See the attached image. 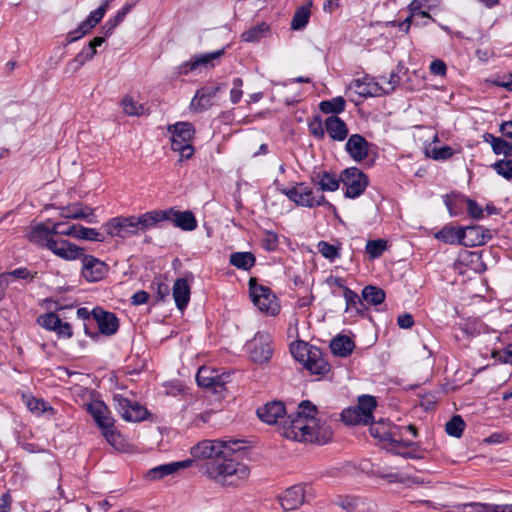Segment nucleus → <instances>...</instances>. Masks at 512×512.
I'll return each instance as SVG.
<instances>
[{
	"label": "nucleus",
	"mask_w": 512,
	"mask_h": 512,
	"mask_svg": "<svg viewBox=\"0 0 512 512\" xmlns=\"http://www.w3.org/2000/svg\"><path fill=\"white\" fill-rule=\"evenodd\" d=\"M325 133L331 140L342 142L349 135V128L346 122L339 116L330 115L324 120Z\"/></svg>",
	"instance_id": "24"
},
{
	"label": "nucleus",
	"mask_w": 512,
	"mask_h": 512,
	"mask_svg": "<svg viewBox=\"0 0 512 512\" xmlns=\"http://www.w3.org/2000/svg\"><path fill=\"white\" fill-rule=\"evenodd\" d=\"M168 218L165 221H170L175 227L183 231H193L197 228L198 222L194 213L190 210L180 211L174 207L165 209Z\"/></svg>",
	"instance_id": "17"
},
{
	"label": "nucleus",
	"mask_w": 512,
	"mask_h": 512,
	"mask_svg": "<svg viewBox=\"0 0 512 512\" xmlns=\"http://www.w3.org/2000/svg\"><path fill=\"white\" fill-rule=\"evenodd\" d=\"M86 411L91 415L99 428L113 426L114 419L108 406L101 400H94L86 405Z\"/></svg>",
	"instance_id": "21"
},
{
	"label": "nucleus",
	"mask_w": 512,
	"mask_h": 512,
	"mask_svg": "<svg viewBox=\"0 0 512 512\" xmlns=\"http://www.w3.org/2000/svg\"><path fill=\"white\" fill-rule=\"evenodd\" d=\"M49 250L59 258L66 261L81 259V257L84 256L85 251L83 248L64 239H55L54 242H50Z\"/></svg>",
	"instance_id": "18"
},
{
	"label": "nucleus",
	"mask_w": 512,
	"mask_h": 512,
	"mask_svg": "<svg viewBox=\"0 0 512 512\" xmlns=\"http://www.w3.org/2000/svg\"><path fill=\"white\" fill-rule=\"evenodd\" d=\"M82 269L81 274L88 282H98L106 277L109 271V266L92 255L81 257Z\"/></svg>",
	"instance_id": "14"
},
{
	"label": "nucleus",
	"mask_w": 512,
	"mask_h": 512,
	"mask_svg": "<svg viewBox=\"0 0 512 512\" xmlns=\"http://www.w3.org/2000/svg\"><path fill=\"white\" fill-rule=\"evenodd\" d=\"M27 239L29 242L37 245L41 248H47L49 250L50 242H54L55 239L50 237L48 226L44 223L35 225L28 233Z\"/></svg>",
	"instance_id": "30"
},
{
	"label": "nucleus",
	"mask_w": 512,
	"mask_h": 512,
	"mask_svg": "<svg viewBox=\"0 0 512 512\" xmlns=\"http://www.w3.org/2000/svg\"><path fill=\"white\" fill-rule=\"evenodd\" d=\"M191 290L188 284L187 279L178 278L175 280L173 284V298L176 304V307L183 311L188 306L190 301Z\"/></svg>",
	"instance_id": "28"
},
{
	"label": "nucleus",
	"mask_w": 512,
	"mask_h": 512,
	"mask_svg": "<svg viewBox=\"0 0 512 512\" xmlns=\"http://www.w3.org/2000/svg\"><path fill=\"white\" fill-rule=\"evenodd\" d=\"M462 232V245L476 247L485 245L493 237L492 230L480 225L465 226Z\"/></svg>",
	"instance_id": "16"
},
{
	"label": "nucleus",
	"mask_w": 512,
	"mask_h": 512,
	"mask_svg": "<svg viewBox=\"0 0 512 512\" xmlns=\"http://www.w3.org/2000/svg\"><path fill=\"white\" fill-rule=\"evenodd\" d=\"M249 291L252 301L255 306L262 312L275 315L278 312L277 305L275 304V295L269 287L256 283V280L251 278L249 281Z\"/></svg>",
	"instance_id": "11"
},
{
	"label": "nucleus",
	"mask_w": 512,
	"mask_h": 512,
	"mask_svg": "<svg viewBox=\"0 0 512 512\" xmlns=\"http://www.w3.org/2000/svg\"><path fill=\"white\" fill-rule=\"evenodd\" d=\"M103 9H96L88 15L76 28V33L79 36L71 38V40H79L87 35L97 24L103 19Z\"/></svg>",
	"instance_id": "36"
},
{
	"label": "nucleus",
	"mask_w": 512,
	"mask_h": 512,
	"mask_svg": "<svg viewBox=\"0 0 512 512\" xmlns=\"http://www.w3.org/2000/svg\"><path fill=\"white\" fill-rule=\"evenodd\" d=\"M466 210L468 215L475 220L484 218V209L473 199L467 197Z\"/></svg>",
	"instance_id": "61"
},
{
	"label": "nucleus",
	"mask_w": 512,
	"mask_h": 512,
	"mask_svg": "<svg viewBox=\"0 0 512 512\" xmlns=\"http://www.w3.org/2000/svg\"><path fill=\"white\" fill-rule=\"evenodd\" d=\"M333 503L347 512H353L358 506V498L348 495H337Z\"/></svg>",
	"instance_id": "55"
},
{
	"label": "nucleus",
	"mask_w": 512,
	"mask_h": 512,
	"mask_svg": "<svg viewBox=\"0 0 512 512\" xmlns=\"http://www.w3.org/2000/svg\"><path fill=\"white\" fill-rule=\"evenodd\" d=\"M463 227H455L452 225H445L442 229L435 233V238L446 244H461L462 245V232Z\"/></svg>",
	"instance_id": "39"
},
{
	"label": "nucleus",
	"mask_w": 512,
	"mask_h": 512,
	"mask_svg": "<svg viewBox=\"0 0 512 512\" xmlns=\"http://www.w3.org/2000/svg\"><path fill=\"white\" fill-rule=\"evenodd\" d=\"M9 277H13L15 279H22V280H27V279L32 280L34 276L32 275L31 271L28 268L20 267V268H16L9 272L1 273V278H5L6 281H8Z\"/></svg>",
	"instance_id": "60"
},
{
	"label": "nucleus",
	"mask_w": 512,
	"mask_h": 512,
	"mask_svg": "<svg viewBox=\"0 0 512 512\" xmlns=\"http://www.w3.org/2000/svg\"><path fill=\"white\" fill-rule=\"evenodd\" d=\"M343 297L346 302L345 312H349L350 310H355V313L360 317H365L368 311V308L365 304L363 298L359 297V295L350 288H345Z\"/></svg>",
	"instance_id": "32"
},
{
	"label": "nucleus",
	"mask_w": 512,
	"mask_h": 512,
	"mask_svg": "<svg viewBox=\"0 0 512 512\" xmlns=\"http://www.w3.org/2000/svg\"><path fill=\"white\" fill-rule=\"evenodd\" d=\"M465 429V422L460 415H454L446 424L445 431L449 436L460 438Z\"/></svg>",
	"instance_id": "48"
},
{
	"label": "nucleus",
	"mask_w": 512,
	"mask_h": 512,
	"mask_svg": "<svg viewBox=\"0 0 512 512\" xmlns=\"http://www.w3.org/2000/svg\"><path fill=\"white\" fill-rule=\"evenodd\" d=\"M310 6L311 3L308 5H302L296 9L291 21L292 30L299 31L307 26L311 16Z\"/></svg>",
	"instance_id": "44"
},
{
	"label": "nucleus",
	"mask_w": 512,
	"mask_h": 512,
	"mask_svg": "<svg viewBox=\"0 0 512 512\" xmlns=\"http://www.w3.org/2000/svg\"><path fill=\"white\" fill-rule=\"evenodd\" d=\"M271 33V27L266 22H261L257 24L256 26H253L249 28L248 30L244 31L241 35V41L247 42V43H258L262 39L267 38L270 36Z\"/></svg>",
	"instance_id": "34"
},
{
	"label": "nucleus",
	"mask_w": 512,
	"mask_h": 512,
	"mask_svg": "<svg viewBox=\"0 0 512 512\" xmlns=\"http://www.w3.org/2000/svg\"><path fill=\"white\" fill-rule=\"evenodd\" d=\"M318 413L317 407L309 400H303L298 404L297 411L294 413L298 418H301L310 425L316 424V415Z\"/></svg>",
	"instance_id": "45"
},
{
	"label": "nucleus",
	"mask_w": 512,
	"mask_h": 512,
	"mask_svg": "<svg viewBox=\"0 0 512 512\" xmlns=\"http://www.w3.org/2000/svg\"><path fill=\"white\" fill-rule=\"evenodd\" d=\"M494 148L493 152L496 155H504L505 157L512 156V142H508L503 138H499V140H494Z\"/></svg>",
	"instance_id": "62"
},
{
	"label": "nucleus",
	"mask_w": 512,
	"mask_h": 512,
	"mask_svg": "<svg viewBox=\"0 0 512 512\" xmlns=\"http://www.w3.org/2000/svg\"><path fill=\"white\" fill-rule=\"evenodd\" d=\"M92 318L98 325L99 332H91L88 325L84 324V332L92 340H98L100 334L112 336L117 333L119 329V320L117 316L101 307H95L92 310Z\"/></svg>",
	"instance_id": "7"
},
{
	"label": "nucleus",
	"mask_w": 512,
	"mask_h": 512,
	"mask_svg": "<svg viewBox=\"0 0 512 512\" xmlns=\"http://www.w3.org/2000/svg\"><path fill=\"white\" fill-rule=\"evenodd\" d=\"M216 371L217 370L211 369L210 367H200L196 374V381L198 386L203 388H210L211 386H213Z\"/></svg>",
	"instance_id": "47"
},
{
	"label": "nucleus",
	"mask_w": 512,
	"mask_h": 512,
	"mask_svg": "<svg viewBox=\"0 0 512 512\" xmlns=\"http://www.w3.org/2000/svg\"><path fill=\"white\" fill-rule=\"evenodd\" d=\"M224 53L225 48H222L209 53L193 55L188 61L177 67V75H187L189 72L214 68Z\"/></svg>",
	"instance_id": "8"
},
{
	"label": "nucleus",
	"mask_w": 512,
	"mask_h": 512,
	"mask_svg": "<svg viewBox=\"0 0 512 512\" xmlns=\"http://www.w3.org/2000/svg\"><path fill=\"white\" fill-rule=\"evenodd\" d=\"M308 129L310 134L317 140L325 138V127L321 116L315 115L312 120L308 122Z\"/></svg>",
	"instance_id": "53"
},
{
	"label": "nucleus",
	"mask_w": 512,
	"mask_h": 512,
	"mask_svg": "<svg viewBox=\"0 0 512 512\" xmlns=\"http://www.w3.org/2000/svg\"><path fill=\"white\" fill-rule=\"evenodd\" d=\"M97 51L87 44L83 49L75 56L74 59L69 61L66 65L67 72L78 71L87 61L91 60Z\"/></svg>",
	"instance_id": "40"
},
{
	"label": "nucleus",
	"mask_w": 512,
	"mask_h": 512,
	"mask_svg": "<svg viewBox=\"0 0 512 512\" xmlns=\"http://www.w3.org/2000/svg\"><path fill=\"white\" fill-rule=\"evenodd\" d=\"M346 108V101L342 96H337L329 100H323L319 104V109L324 114L338 116Z\"/></svg>",
	"instance_id": "43"
},
{
	"label": "nucleus",
	"mask_w": 512,
	"mask_h": 512,
	"mask_svg": "<svg viewBox=\"0 0 512 512\" xmlns=\"http://www.w3.org/2000/svg\"><path fill=\"white\" fill-rule=\"evenodd\" d=\"M351 87L359 96L364 98L384 95V86H382L380 82L376 81L375 78L368 75L362 79H355L352 82Z\"/></svg>",
	"instance_id": "20"
},
{
	"label": "nucleus",
	"mask_w": 512,
	"mask_h": 512,
	"mask_svg": "<svg viewBox=\"0 0 512 512\" xmlns=\"http://www.w3.org/2000/svg\"><path fill=\"white\" fill-rule=\"evenodd\" d=\"M369 431L371 436L380 441L390 442L396 446L412 447L416 444L410 440L397 439L399 427L394 426L388 420H379L374 422L373 420L369 423Z\"/></svg>",
	"instance_id": "9"
},
{
	"label": "nucleus",
	"mask_w": 512,
	"mask_h": 512,
	"mask_svg": "<svg viewBox=\"0 0 512 512\" xmlns=\"http://www.w3.org/2000/svg\"><path fill=\"white\" fill-rule=\"evenodd\" d=\"M340 244L333 245L326 241H319L317 244L318 252L329 261H334L340 257Z\"/></svg>",
	"instance_id": "50"
},
{
	"label": "nucleus",
	"mask_w": 512,
	"mask_h": 512,
	"mask_svg": "<svg viewBox=\"0 0 512 512\" xmlns=\"http://www.w3.org/2000/svg\"><path fill=\"white\" fill-rule=\"evenodd\" d=\"M467 196L460 193H451L444 196V204L450 216L455 217L463 214L466 208Z\"/></svg>",
	"instance_id": "37"
},
{
	"label": "nucleus",
	"mask_w": 512,
	"mask_h": 512,
	"mask_svg": "<svg viewBox=\"0 0 512 512\" xmlns=\"http://www.w3.org/2000/svg\"><path fill=\"white\" fill-rule=\"evenodd\" d=\"M223 84H208L196 91L190 106L196 112L208 110L214 105L216 95L222 90Z\"/></svg>",
	"instance_id": "15"
},
{
	"label": "nucleus",
	"mask_w": 512,
	"mask_h": 512,
	"mask_svg": "<svg viewBox=\"0 0 512 512\" xmlns=\"http://www.w3.org/2000/svg\"><path fill=\"white\" fill-rule=\"evenodd\" d=\"M65 211H66V213L63 214V216L66 217V218H70V219H84L88 223H92V224L93 223H97V219H96V216L94 214V209L89 207V206L77 203V204H73V205L68 206L65 209Z\"/></svg>",
	"instance_id": "33"
},
{
	"label": "nucleus",
	"mask_w": 512,
	"mask_h": 512,
	"mask_svg": "<svg viewBox=\"0 0 512 512\" xmlns=\"http://www.w3.org/2000/svg\"><path fill=\"white\" fill-rule=\"evenodd\" d=\"M165 218H168L165 209L152 210L136 216L139 233L156 227L160 222L165 221Z\"/></svg>",
	"instance_id": "29"
},
{
	"label": "nucleus",
	"mask_w": 512,
	"mask_h": 512,
	"mask_svg": "<svg viewBox=\"0 0 512 512\" xmlns=\"http://www.w3.org/2000/svg\"><path fill=\"white\" fill-rule=\"evenodd\" d=\"M341 183L345 186L344 196L356 199L368 187L369 178L361 169L353 166L341 171Z\"/></svg>",
	"instance_id": "6"
},
{
	"label": "nucleus",
	"mask_w": 512,
	"mask_h": 512,
	"mask_svg": "<svg viewBox=\"0 0 512 512\" xmlns=\"http://www.w3.org/2000/svg\"><path fill=\"white\" fill-rule=\"evenodd\" d=\"M37 322L46 330L54 332L57 328H59V324H61V319L56 313L49 312L41 315L38 318Z\"/></svg>",
	"instance_id": "52"
},
{
	"label": "nucleus",
	"mask_w": 512,
	"mask_h": 512,
	"mask_svg": "<svg viewBox=\"0 0 512 512\" xmlns=\"http://www.w3.org/2000/svg\"><path fill=\"white\" fill-rule=\"evenodd\" d=\"M290 351L295 360L302 362L312 375L325 376L331 370V365L324 358L322 350L316 346L298 340L291 343Z\"/></svg>",
	"instance_id": "2"
},
{
	"label": "nucleus",
	"mask_w": 512,
	"mask_h": 512,
	"mask_svg": "<svg viewBox=\"0 0 512 512\" xmlns=\"http://www.w3.org/2000/svg\"><path fill=\"white\" fill-rule=\"evenodd\" d=\"M286 414V409L281 401L268 402L257 409L258 417L265 423L276 424Z\"/></svg>",
	"instance_id": "25"
},
{
	"label": "nucleus",
	"mask_w": 512,
	"mask_h": 512,
	"mask_svg": "<svg viewBox=\"0 0 512 512\" xmlns=\"http://www.w3.org/2000/svg\"><path fill=\"white\" fill-rule=\"evenodd\" d=\"M311 180L319 187L317 191L323 194V192H334L338 190L341 183V175L338 177L335 173L318 171L312 174Z\"/></svg>",
	"instance_id": "26"
},
{
	"label": "nucleus",
	"mask_w": 512,
	"mask_h": 512,
	"mask_svg": "<svg viewBox=\"0 0 512 512\" xmlns=\"http://www.w3.org/2000/svg\"><path fill=\"white\" fill-rule=\"evenodd\" d=\"M492 357L497 359L501 363H511L512 364V343L509 344L503 350H494L492 351Z\"/></svg>",
	"instance_id": "64"
},
{
	"label": "nucleus",
	"mask_w": 512,
	"mask_h": 512,
	"mask_svg": "<svg viewBox=\"0 0 512 512\" xmlns=\"http://www.w3.org/2000/svg\"><path fill=\"white\" fill-rule=\"evenodd\" d=\"M309 428V423L298 418L295 414H290L287 419L284 420L280 433L287 439L307 442V439H311Z\"/></svg>",
	"instance_id": "12"
},
{
	"label": "nucleus",
	"mask_w": 512,
	"mask_h": 512,
	"mask_svg": "<svg viewBox=\"0 0 512 512\" xmlns=\"http://www.w3.org/2000/svg\"><path fill=\"white\" fill-rule=\"evenodd\" d=\"M147 416L148 410L145 407L141 406L139 403L133 402L130 410L127 413L125 421L139 422L145 420Z\"/></svg>",
	"instance_id": "54"
},
{
	"label": "nucleus",
	"mask_w": 512,
	"mask_h": 512,
	"mask_svg": "<svg viewBox=\"0 0 512 512\" xmlns=\"http://www.w3.org/2000/svg\"><path fill=\"white\" fill-rule=\"evenodd\" d=\"M191 464H192V460H188V459L183 460V461H176V462L162 464V465H159V466L149 469L145 474V478L148 481L160 480L168 475H172V474L176 473L180 469H184V468L191 466Z\"/></svg>",
	"instance_id": "23"
},
{
	"label": "nucleus",
	"mask_w": 512,
	"mask_h": 512,
	"mask_svg": "<svg viewBox=\"0 0 512 512\" xmlns=\"http://www.w3.org/2000/svg\"><path fill=\"white\" fill-rule=\"evenodd\" d=\"M250 359L254 363L263 364L272 357L273 349L269 335L258 332L248 343Z\"/></svg>",
	"instance_id": "13"
},
{
	"label": "nucleus",
	"mask_w": 512,
	"mask_h": 512,
	"mask_svg": "<svg viewBox=\"0 0 512 512\" xmlns=\"http://www.w3.org/2000/svg\"><path fill=\"white\" fill-rule=\"evenodd\" d=\"M436 6V0H413L408 9L410 12H418L420 9L431 10Z\"/></svg>",
	"instance_id": "63"
},
{
	"label": "nucleus",
	"mask_w": 512,
	"mask_h": 512,
	"mask_svg": "<svg viewBox=\"0 0 512 512\" xmlns=\"http://www.w3.org/2000/svg\"><path fill=\"white\" fill-rule=\"evenodd\" d=\"M114 407L119 415L125 420L133 402L121 394L113 396Z\"/></svg>",
	"instance_id": "58"
},
{
	"label": "nucleus",
	"mask_w": 512,
	"mask_h": 512,
	"mask_svg": "<svg viewBox=\"0 0 512 512\" xmlns=\"http://www.w3.org/2000/svg\"><path fill=\"white\" fill-rule=\"evenodd\" d=\"M107 235L111 237L129 238L139 233L136 216H117L103 224Z\"/></svg>",
	"instance_id": "10"
},
{
	"label": "nucleus",
	"mask_w": 512,
	"mask_h": 512,
	"mask_svg": "<svg viewBox=\"0 0 512 512\" xmlns=\"http://www.w3.org/2000/svg\"><path fill=\"white\" fill-rule=\"evenodd\" d=\"M496 173L505 179H512V159H501L491 165Z\"/></svg>",
	"instance_id": "56"
},
{
	"label": "nucleus",
	"mask_w": 512,
	"mask_h": 512,
	"mask_svg": "<svg viewBox=\"0 0 512 512\" xmlns=\"http://www.w3.org/2000/svg\"><path fill=\"white\" fill-rule=\"evenodd\" d=\"M464 507H471L475 512H506L505 508L509 505H493L479 502H471L463 505Z\"/></svg>",
	"instance_id": "57"
},
{
	"label": "nucleus",
	"mask_w": 512,
	"mask_h": 512,
	"mask_svg": "<svg viewBox=\"0 0 512 512\" xmlns=\"http://www.w3.org/2000/svg\"><path fill=\"white\" fill-rule=\"evenodd\" d=\"M282 508L291 511L298 508L304 501V488L301 485H294L280 496Z\"/></svg>",
	"instance_id": "27"
},
{
	"label": "nucleus",
	"mask_w": 512,
	"mask_h": 512,
	"mask_svg": "<svg viewBox=\"0 0 512 512\" xmlns=\"http://www.w3.org/2000/svg\"><path fill=\"white\" fill-rule=\"evenodd\" d=\"M261 245L268 252L275 251L279 245L278 234L274 231H265L264 237L261 239Z\"/></svg>",
	"instance_id": "59"
},
{
	"label": "nucleus",
	"mask_w": 512,
	"mask_h": 512,
	"mask_svg": "<svg viewBox=\"0 0 512 512\" xmlns=\"http://www.w3.org/2000/svg\"><path fill=\"white\" fill-rule=\"evenodd\" d=\"M168 131L172 134L171 136V148L174 150L175 143H179V146H185L190 144L194 134V126L190 122H177L174 125L168 127Z\"/></svg>",
	"instance_id": "22"
},
{
	"label": "nucleus",
	"mask_w": 512,
	"mask_h": 512,
	"mask_svg": "<svg viewBox=\"0 0 512 512\" xmlns=\"http://www.w3.org/2000/svg\"><path fill=\"white\" fill-rule=\"evenodd\" d=\"M230 454H223L216 460H208L201 464V471L208 478L223 486H238L249 476V468L233 458Z\"/></svg>",
	"instance_id": "1"
},
{
	"label": "nucleus",
	"mask_w": 512,
	"mask_h": 512,
	"mask_svg": "<svg viewBox=\"0 0 512 512\" xmlns=\"http://www.w3.org/2000/svg\"><path fill=\"white\" fill-rule=\"evenodd\" d=\"M280 191L297 206L306 208L325 206L328 209H335L334 205L326 200L324 194L314 191L304 182L295 183L292 187L283 188Z\"/></svg>",
	"instance_id": "4"
},
{
	"label": "nucleus",
	"mask_w": 512,
	"mask_h": 512,
	"mask_svg": "<svg viewBox=\"0 0 512 512\" xmlns=\"http://www.w3.org/2000/svg\"><path fill=\"white\" fill-rule=\"evenodd\" d=\"M241 440H203L191 449L195 458H202L203 463L208 460H216L223 454L240 453L243 449Z\"/></svg>",
	"instance_id": "3"
},
{
	"label": "nucleus",
	"mask_w": 512,
	"mask_h": 512,
	"mask_svg": "<svg viewBox=\"0 0 512 512\" xmlns=\"http://www.w3.org/2000/svg\"><path fill=\"white\" fill-rule=\"evenodd\" d=\"M72 232H69V236L94 242H104L105 238L101 232L94 228L84 227L79 224L71 225Z\"/></svg>",
	"instance_id": "38"
},
{
	"label": "nucleus",
	"mask_w": 512,
	"mask_h": 512,
	"mask_svg": "<svg viewBox=\"0 0 512 512\" xmlns=\"http://www.w3.org/2000/svg\"><path fill=\"white\" fill-rule=\"evenodd\" d=\"M377 407L376 398L371 395L358 397L356 406L345 408L341 413V419L348 425H367L373 420V411Z\"/></svg>",
	"instance_id": "5"
},
{
	"label": "nucleus",
	"mask_w": 512,
	"mask_h": 512,
	"mask_svg": "<svg viewBox=\"0 0 512 512\" xmlns=\"http://www.w3.org/2000/svg\"><path fill=\"white\" fill-rule=\"evenodd\" d=\"M22 399L28 410L36 415H42L45 411L52 410V408L48 406L47 402L43 399H38L31 395L24 394L22 395Z\"/></svg>",
	"instance_id": "46"
},
{
	"label": "nucleus",
	"mask_w": 512,
	"mask_h": 512,
	"mask_svg": "<svg viewBox=\"0 0 512 512\" xmlns=\"http://www.w3.org/2000/svg\"><path fill=\"white\" fill-rule=\"evenodd\" d=\"M361 296L368 305L377 306L385 301V291L374 285H367L362 289Z\"/></svg>",
	"instance_id": "41"
},
{
	"label": "nucleus",
	"mask_w": 512,
	"mask_h": 512,
	"mask_svg": "<svg viewBox=\"0 0 512 512\" xmlns=\"http://www.w3.org/2000/svg\"><path fill=\"white\" fill-rule=\"evenodd\" d=\"M387 249V241L384 239L368 240L365 251L371 259L379 258Z\"/></svg>",
	"instance_id": "49"
},
{
	"label": "nucleus",
	"mask_w": 512,
	"mask_h": 512,
	"mask_svg": "<svg viewBox=\"0 0 512 512\" xmlns=\"http://www.w3.org/2000/svg\"><path fill=\"white\" fill-rule=\"evenodd\" d=\"M229 261L234 267L248 271L255 265L256 258L252 252H234Z\"/></svg>",
	"instance_id": "42"
},
{
	"label": "nucleus",
	"mask_w": 512,
	"mask_h": 512,
	"mask_svg": "<svg viewBox=\"0 0 512 512\" xmlns=\"http://www.w3.org/2000/svg\"><path fill=\"white\" fill-rule=\"evenodd\" d=\"M329 347L334 355L346 358L352 354L355 343L349 336L337 335L331 340Z\"/></svg>",
	"instance_id": "31"
},
{
	"label": "nucleus",
	"mask_w": 512,
	"mask_h": 512,
	"mask_svg": "<svg viewBox=\"0 0 512 512\" xmlns=\"http://www.w3.org/2000/svg\"><path fill=\"white\" fill-rule=\"evenodd\" d=\"M370 143L360 134H352L348 137L345 150L356 162L365 160L369 155Z\"/></svg>",
	"instance_id": "19"
},
{
	"label": "nucleus",
	"mask_w": 512,
	"mask_h": 512,
	"mask_svg": "<svg viewBox=\"0 0 512 512\" xmlns=\"http://www.w3.org/2000/svg\"><path fill=\"white\" fill-rule=\"evenodd\" d=\"M309 433L311 435V439H307V442L317 443L320 445L329 442L333 436L331 427L325 424H320L318 420H316L315 425H310Z\"/></svg>",
	"instance_id": "35"
},
{
	"label": "nucleus",
	"mask_w": 512,
	"mask_h": 512,
	"mask_svg": "<svg viewBox=\"0 0 512 512\" xmlns=\"http://www.w3.org/2000/svg\"><path fill=\"white\" fill-rule=\"evenodd\" d=\"M121 105L124 113L129 116H141L145 112L144 105L134 101L130 96H125Z\"/></svg>",
	"instance_id": "51"
}]
</instances>
